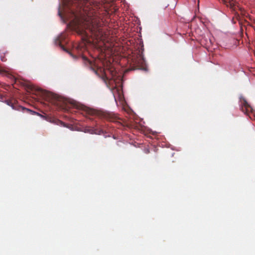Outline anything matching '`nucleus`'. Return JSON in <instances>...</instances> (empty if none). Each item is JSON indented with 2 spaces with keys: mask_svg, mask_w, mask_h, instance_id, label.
<instances>
[{
  "mask_svg": "<svg viewBox=\"0 0 255 255\" xmlns=\"http://www.w3.org/2000/svg\"><path fill=\"white\" fill-rule=\"evenodd\" d=\"M106 12L103 4L87 1L83 8L76 11L70 10L68 18L79 34L93 36L97 40L103 41L106 37L102 28L103 14Z\"/></svg>",
  "mask_w": 255,
  "mask_h": 255,
  "instance_id": "obj_1",
  "label": "nucleus"
},
{
  "mask_svg": "<svg viewBox=\"0 0 255 255\" xmlns=\"http://www.w3.org/2000/svg\"><path fill=\"white\" fill-rule=\"evenodd\" d=\"M86 112L89 115H96L110 122H117L119 119L115 114L112 113L100 112L90 108H87Z\"/></svg>",
  "mask_w": 255,
  "mask_h": 255,
  "instance_id": "obj_2",
  "label": "nucleus"
},
{
  "mask_svg": "<svg viewBox=\"0 0 255 255\" xmlns=\"http://www.w3.org/2000/svg\"><path fill=\"white\" fill-rule=\"evenodd\" d=\"M144 60L142 57H140L138 60L135 61V64L136 65L138 69H144Z\"/></svg>",
  "mask_w": 255,
  "mask_h": 255,
  "instance_id": "obj_3",
  "label": "nucleus"
},
{
  "mask_svg": "<svg viewBox=\"0 0 255 255\" xmlns=\"http://www.w3.org/2000/svg\"><path fill=\"white\" fill-rule=\"evenodd\" d=\"M55 43L57 45H58L63 50L66 51L67 52L69 53L73 57L75 58V56H73L70 52H69L65 47L61 43V37H58L56 40H55Z\"/></svg>",
  "mask_w": 255,
  "mask_h": 255,
  "instance_id": "obj_4",
  "label": "nucleus"
},
{
  "mask_svg": "<svg viewBox=\"0 0 255 255\" xmlns=\"http://www.w3.org/2000/svg\"><path fill=\"white\" fill-rule=\"evenodd\" d=\"M15 100L14 99L5 100L4 103L7 105L10 106L13 109L16 110V106L15 105Z\"/></svg>",
  "mask_w": 255,
  "mask_h": 255,
  "instance_id": "obj_5",
  "label": "nucleus"
},
{
  "mask_svg": "<svg viewBox=\"0 0 255 255\" xmlns=\"http://www.w3.org/2000/svg\"><path fill=\"white\" fill-rule=\"evenodd\" d=\"M242 104L243 106L247 109V110H249L248 109H251L250 106L246 100H244Z\"/></svg>",
  "mask_w": 255,
  "mask_h": 255,
  "instance_id": "obj_6",
  "label": "nucleus"
},
{
  "mask_svg": "<svg viewBox=\"0 0 255 255\" xmlns=\"http://www.w3.org/2000/svg\"><path fill=\"white\" fill-rule=\"evenodd\" d=\"M83 60L84 61V62H85V64L88 65L89 66H92V61H90L87 58H86L85 57H83Z\"/></svg>",
  "mask_w": 255,
  "mask_h": 255,
  "instance_id": "obj_7",
  "label": "nucleus"
},
{
  "mask_svg": "<svg viewBox=\"0 0 255 255\" xmlns=\"http://www.w3.org/2000/svg\"><path fill=\"white\" fill-rule=\"evenodd\" d=\"M227 2L229 3V4H227L228 6L230 5L232 8H234L235 4L233 0H227Z\"/></svg>",
  "mask_w": 255,
  "mask_h": 255,
  "instance_id": "obj_8",
  "label": "nucleus"
},
{
  "mask_svg": "<svg viewBox=\"0 0 255 255\" xmlns=\"http://www.w3.org/2000/svg\"><path fill=\"white\" fill-rule=\"evenodd\" d=\"M3 100V97L0 94V101H2Z\"/></svg>",
  "mask_w": 255,
  "mask_h": 255,
  "instance_id": "obj_9",
  "label": "nucleus"
},
{
  "mask_svg": "<svg viewBox=\"0 0 255 255\" xmlns=\"http://www.w3.org/2000/svg\"><path fill=\"white\" fill-rule=\"evenodd\" d=\"M22 109H23V110L26 111H31L30 110H29L26 108H23Z\"/></svg>",
  "mask_w": 255,
  "mask_h": 255,
  "instance_id": "obj_10",
  "label": "nucleus"
},
{
  "mask_svg": "<svg viewBox=\"0 0 255 255\" xmlns=\"http://www.w3.org/2000/svg\"><path fill=\"white\" fill-rule=\"evenodd\" d=\"M91 133H96L95 132H94L93 131V129H91V131H90Z\"/></svg>",
  "mask_w": 255,
  "mask_h": 255,
  "instance_id": "obj_11",
  "label": "nucleus"
},
{
  "mask_svg": "<svg viewBox=\"0 0 255 255\" xmlns=\"http://www.w3.org/2000/svg\"><path fill=\"white\" fill-rule=\"evenodd\" d=\"M1 60H2V61H5V59H4V57H3V58H2L1 59Z\"/></svg>",
  "mask_w": 255,
  "mask_h": 255,
  "instance_id": "obj_12",
  "label": "nucleus"
},
{
  "mask_svg": "<svg viewBox=\"0 0 255 255\" xmlns=\"http://www.w3.org/2000/svg\"><path fill=\"white\" fill-rule=\"evenodd\" d=\"M58 13H59V15L60 16H61V12H60V11H59Z\"/></svg>",
  "mask_w": 255,
  "mask_h": 255,
  "instance_id": "obj_13",
  "label": "nucleus"
},
{
  "mask_svg": "<svg viewBox=\"0 0 255 255\" xmlns=\"http://www.w3.org/2000/svg\"><path fill=\"white\" fill-rule=\"evenodd\" d=\"M61 124H62V125H63V126H65V125H64V124L63 122H61Z\"/></svg>",
  "mask_w": 255,
  "mask_h": 255,
  "instance_id": "obj_14",
  "label": "nucleus"
},
{
  "mask_svg": "<svg viewBox=\"0 0 255 255\" xmlns=\"http://www.w3.org/2000/svg\"><path fill=\"white\" fill-rule=\"evenodd\" d=\"M29 88L30 89H31V86H29Z\"/></svg>",
  "mask_w": 255,
  "mask_h": 255,
  "instance_id": "obj_15",
  "label": "nucleus"
}]
</instances>
